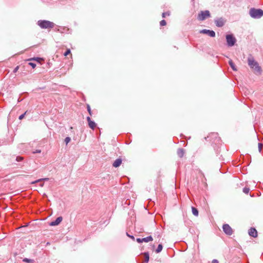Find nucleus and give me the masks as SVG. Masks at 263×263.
Returning <instances> with one entry per match:
<instances>
[{
    "label": "nucleus",
    "instance_id": "f257e3e1",
    "mask_svg": "<svg viewBox=\"0 0 263 263\" xmlns=\"http://www.w3.org/2000/svg\"><path fill=\"white\" fill-rule=\"evenodd\" d=\"M248 62L249 66L253 70L254 73L256 74H260L261 73V68L253 57H249Z\"/></svg>",
    "mask_w": 263,
    "mask_h": 263
},
{
    "label": "nucleus",
    "instance_id": "f03ea898",
    "mask_svg": "<svg viewBox=\"0 0 263 263\" xmlns=\"http://www.w3.org/2000/svg\"><path fill=\"white\" fill-rule=\"evenodd\" d=\"M249 14L254 18H259L263 16V10L260 9L251 8Z\"/></svg>",
    "mask_w": 263,
    "mask_h": 263
},
{
    "label": "nucleus",
    "instance_id": "7ed1b4c3",
    "mask_svg": "<svg viewBox=\"0 0 263 263\" xmlns=\"http://www.w3.org/2000/svg\"><path fill=\"white\" fill-rule=\"evenodd\" d=\"M37 24L42 29H51L54 25L53 22L46 20H39Z\"/></svg>",
    "mask_w": 263,
    "mask_h": 263
},
{
    "label": "nucleus",
    "instance_id": "20e7f679",
    "mask_svg": "<svg viewBox=\"0 0 263 263\" xmlns=\"http://www.w3.org/2000/svg\"><path fill=\"white\" fill-rule=\"evenodd\" d=\"M227 45L229 46H233L236 42V40L233 34H227L226 36Z\"/></svg>",
    "mask_w": 263,
    "mask_h": 263
},
{
    "label": "nucleus",
    "instance_id": "39448f33",
    "mask_svg": "<svg viewBox=\"0 0 263 263\" xmlns=\"http://www.w3.org/2000/svg\"><path fill=\"white\" fill-rule=\"evenodd\" d=\"M210 16V13L209 11H201L198 14L197 18L199 21H203L206 19V18Z\"/></svg>",
    "mask_w": 263,
    "mask_h": 263
},
{
    "label": "nucleus",
    "instance_id": "423d86ee",
    "mask_svg": "<svg viewBox=\"0 0 263 263\" xmlns=\"http://www.w3.org/2000/svg\"><path fill=\"white\" fill-rule=\"evenodd\" d=\"M223 232L228 235H231L233 233V231L228 224H224L222 226Z\"/></svg>",
    "mask_w": 263,
    "mask_h": 263
},
{
    "label": "nucleus",
    "instance_id": "0eeeda50",
    "mask_svg": "<svg viewBox=\"0 0 263 263\" xmlns=\"http://www.w3.org/2000/svg\"><path fill=\"white\" fill-rule=\"evenodd\" d=\"M200 33L202 34H206L211 37L215 36V32L213 30H210L208 29H202L200 31Z\"/></svg>",
    "mask_w": 263,
    "mask_h": 263
},
{
    "label": "nucleus",
    "instance_id": "6e6552de",
    "mask_svg": "<svg viewBox=\"0 0 263 263\" xmlns=\"http://www.w3.org/2000/svg\"><path fill=\"white\" fill-rule=\"evenodd\" d=\"M224 19L222 17L218 18L215 20V23L216 25L218 27H221L224 25Z\"/></svg>",
    "mask_w": 263,
    "mask_h": 263
},
{
    "label": "nucleus",
    "instance_id": "1a4fd4ad",
    "mask_svg": "<svg viewBox=\"0 0 263 263\" xmlns=\"http://www.w3.org/2000/svg\"><path fill=\"white\" fill-rule=\"evenodd\" d=\"M63 218L61 216L58 217L57 219L52 222H51L49 224L50 226H55L59 224L62 221Z\"/></svg>",
    "mask_w": 263,
    "mask_h": 263
},
{
    "label": "nucleus",
    "instance_id": "9d476101",
    "mask_svg": "<svg viewBox=\"0 0 263 263\" xmlns=\"http://www.w3.org/2000/svg\"><path fill=\"white\" fill-rule=\"evenodd\" d=\"M249 234L252 237H256L257 235V232L255 228H251L249 230Z\"/></svg>",
    "mask_w": 263,
    "mask_h": 263
},
{
    "label": "nucleus",
    "instance_id": "9b49d317",
    "mask_svg": "<svg viewBox=\"0 0 263 263\" xmlns=\"http://www.w3.org/2000/svg\"><path fill=\"white\" fill-rule=\"evenodd\" d=\"M122 163V160L120 158L116 159L112 164V165L115 167L119 166Z\"/></svg>",
    "mask_w": 263,
    "mask_h": 263
},
{
    "label": "nucleus",
    "instance_id": "f8f14e48",
    "mask_svg": "<svg viewBox=\"0 0 263 263\" xmlns=\"http://www.w3.org/2000/svg\"><path fill=\"white\" fill-rule=\"evenodd\" d=\"M153 240V237L151 236H149L148 237L142 238V242H148L149 241H151Z\"/></svg>",
    "mask_w": 263,
    "mask_h": 263
},
{
    "label": "nucleus",
    "instance_id": "ddd939ff",
    "mask_svg": "<svg viewBox=\"0 0 263 263\" xmlns=\"http://www.w3.org/2000/svg\"><path fill=\"white\" fill-rule=\"evenodd\" d=\"M184 154V150L182 148H179L178 149L177 155L179 157L182 158Z\"/></svg>",
    "mask_w": 263,
    "mask_h": 263
},
{
    "label": "nucleus",
    "instance_id": "4468645a",
    "mask_svg": "<svg viewBox=\"0 0 263 263\" xmlns=\"http://www.w3.org/2000/svg\"><path fill=\"white\" fill-rule=\"evenodd\" d=\"M229 64L230 66H231V67L232 68V69L234 71H237V69L234 63L233 62L232 60H230L229 61Z\"/></svg>",
    "mask_w": 263,
    "mask_h": 263
},
{
    "label": "nucleus",
    "instance_id": "2eb2a0df",
    "mask_svg": "<svg viewBox=\"0 0 263 263\" xmlns=\"http://www.w3.org/2000/svg\"><path fill=\"white\" fill-rule=\"evenodd\" d=\"M192 213L194 215H195V216H198V211L196 208L192 206Z\"/></svg>",
    "mask_w": 263,
    "mask_h": 263
},
{
    "label": "nucleus",
    "instance_id": "dca6fc26",
    "mask_svg": "<svg viewBox=\"0 0 263 263\" xmlns=\"http://www.w3.org/2000/svg\"><path fill=\"white\" fill-rule=\"evenodd\" d=\"M144 254V258H145V262L147 263L149 261V253L148 252H144L143 253Z\"/></svg>",
    "mask_w": 263,
    "mask_h": 263
},
{
    "label": "nucleus",
    "instance_id": "f3484780",
    "mask_svg": "<svg viewBox=\"0 0 263 263\" xmlns=\"http://www.w3.org/2000/svg\"><path fill=\"white\" fill-rule=\"evenodd\" d=\"M88 125L90 128H91L92 129H94V128L96 126V124L94 121H91L89 122V123H88Z\"/></svg>",
    "mask_w": 263,
    "mask_h": 263
},
{
    "label": "nucleus",
    "instance_id": "a211bd4d",
    "mask_svg": "<svg viewBox=\"0 0 263 263\" xmlns=\"http://www.w3.org/2000/svg\"><path fill=\"white\" fill-rule=\"evenodd\" d=\"M162 248H163V246L161 244H159L157 248V249L156 250V252L157 253H160L162 250Z\"/></svg>",
    "mask_w": 263,
    "mask_h": 263
},
{
    "label": "nucleus",
    "instance_id": "6ab92c4d",
    "mask_svg": "<svg viewBox=\"0 0 263 263\" xmlns=\"http://www.w3.org/2000/svg\"><path fill=\"white\" fill-rule=\"evenodd\" d=\"M23 261L25 262L28 263H33L34 260L33 259H28L27 258H25L23 259Z\"/></svg>",
    "mask_w": 263,
    "mask_h": 263
},
{
    "label": "nucleus",
    "instance_id": "aec40b11",
    "mask_svg": "<svg viewBox=\"0 0 263 263\" xmlns=\"http://www.w3.org/2000/svg\"><path fill=\"white\" fill-rule=\"evenodd\" d=\"M49 180V178H43V179H38V180H36L33 182H32V184H35L37 182H39L42 180Z\"/></svg>",
    "mask_w": 263,
    "mask_h": 263
},
{
    "label": "nucleus",
    "instance_id": "412c9836",
    "mask_svg": "<svg viewBox=\"0 0 263 263\" xmlns=\"http://www.w3.org/2000/svg\"><path fill=\"white\" fill-rule=\"evenodd\" d=\"M71 140V139L70 137H67L65 139V142L66 144H67Z\"/></svg>",
    "mask_w": 263,
    "mask_h": 263
},
{
    "label": "nucleus",
    "instance_id": "4be33fe9",
    "mask_svg": "<svg viewBox=\"0 0 263 263\" xmlns=\"http://www.w3.org/2000/svg\"><path fill=\"white\" fill-rule=\"evenodd\" d=\"M249 191H250V189L248 187H244L243 189V192L245 194H248L249 192Z\"/></svg>",
    "mask_w": 263,
    "mask_h": 263
},
{
    "label": "nucleus",
    "instance_id": "5701e85b",
    "mask_svg": "<svg viewBox=\"0 0 263 263\" xmlns=\"http://www.w3.org/2000/svg\"><path fill=\"white\" fill-rule=\"evenodd\" d=\"M258 147L259 152H261V149H262V144L261 143H259L258 144Z\"/></svg>",
    "mask_w": 263,
    "mask_h": 263
},
{
    "label": "nucleus",
    "instance_id": "b1692460",
    "mask_svg": "<svg viewBox=\"0 0 263 263\" xmlns=\"http://www.w3.org/2000/svg\"><path fill=\"white\" fill-rule=\"evenodd\" d=\"M166 24V21L164 20H162L160 22V26H165Z\"/></svg>",
    "mask_w": 263,
    "mask_h": 263
},
{
    "label": "nucleus",
    "instance_id": "393cba45",
    "mask_svg": "<svg viewBox=\"0 0 263 263\" xmlns=\"http://www.w3.org/2000/svg\"><path fill=\"white\" fill-rule=\"evenodd\" d=\"M28 64L30 65L33 68H34L36 67V64L34 63L29 62Z\"/></svg>",
    "mask_w": 263,
    "mask_h": 263
},
{
    "label": "nucleus",
    "instance_id": "a878e982",
    "mask_svg": "<svg viewBox=\"0 0 263 263\" xmlns=\"http://www.w3.org/2000/svg\"><path fill=\"white\" fill-rule=\"evenodd\" d=\"M87 110H88L89 115H91V111L90 107V106L89 105H87Z\"/></svg>",
    "mask_w": 263,
    "mask_h": 263
},
{
    "label": "nucleus",
    "instance_id": "bb28decb",
    "mask_svg": "<svg viewBox=\"0 0 263 263\" xmlns=\"http://www.w3.org/2000/svg\"><path fill=\"white\" fill-rule=\"evenodd\" d=\"M166 15H167V16L170 15V13H169V12H163V13H162V17H165V16H166Z\"/></svg>",
    "mask_w": 263,
    "mask_h": 263
},
{
    "label": "nucleus",
    "instance_id": "cd10ccee",
    "mask_svg": "<svg viewBox=\"0 0 263 263\" xmlns=\"http://www.w3.org/2000/svg\"><path fill=\"white\" fill-rule=\"evenodd\" d=\"M70 53V50L68 49L66 50V51L64 53V54L65 56H67Z\"/></svg>",
    "mask_w": 263,
    "mask_h": 263
},
{
    "label": "nucleus",
    "instance_id": "c85d7f7f",
    "mask_svg": "<svg viewBox=\"0 0 263 263\" xmlns=\"http://www.w3.org/2000/svg\"><path fill=\"white\" fill-rule=\"evenodd\" d=\"M23 159V157H17L16 158V160L17 161H22Z\"/></svg>",
    "mask_w": 263,
    "mask_h": 263
},
{
    "label": "nucleus",
    "instance_id": "c756f323",
    "mask_svg": "<svg viewBox=\"0 0 263 263\" xmlns=\"http://www.w3.org/2000/svg\"><path fill=\"white\" fill-rule=\"evenodd\" d=\"M41 59V58H33V59H29L28 60L29 61L35 60V61H39Z\"/></svg>",
    "mask_w": 263,
    "mask_h": 263
},
{
    "label": "nucleus",
    "instance_id": "7c9ffc66",
    "mask_svg": "<svg viewBox=\"0 0 263 263\" xmlns=\"http://www.w3.org/2000/svg\"><path fill=\"white\" fill-rule=\"evenodd\" d=\"M26 113V112H25L24 114H23L21 115V116H20L19 119L20 120L23 119L24 118V116H25Z\"/></svg>",
    "mask_w": 263,
    "mask_h": 263
},
{
    "label": "nucleus",
    "instance_id": "2f4dec72",
    "mask_svg": "<svg viewBox=\"0 0 263 263\" xmlns=\"http://www.w3.org/2000/svg\"><path fill=\"white\" fill-rule=\"evenodd\" d=\"M41 153V149H37L35 151H33L32 152V153L33 154H35V153Z\"/></svg>",
    "mask_w": 263,
    "mask_h": 263
},
{
    "label": "nucleus",
    "instance_id": "473e14b6",
    "mask_svg": "<svg viewBox=\"0 0 263 263\" xmlns=\"http://www.w3.org/2000/svg\"><path fill=\"white\" fill-rule=\"evenodd\" d=\"M126 235L128 237L131 238L133 240H135V237L133 236L128 234L127 233H126Z\"/></svg>",
    "mask_w": 263,
    "mask_h": 263
},
{
    "label": "nucleus",
    "instance_id": "72a5a7b5",
    "mask_svg": "<svg viewBox=\"0 0 263 263\" xmlns=\"http://www.w3.org/2000/svg\"><path fill=\"white\" fill-rule=\"evenodd\" d=\"M136 241H137L138 243H141V242H142V238H137Z\"/></svg>",
    "mask_w": 263,
    "mask_h": 263
},
{
    "label": "nucleus",
    "instance_id": "f704fd0d",
    "mask_svg": "<svg viewBox=\"0 0 263 263\" xmlns=\"http://www.w3.org/2000/svg\"><path fill=\"white\" fill-rule=\"evenodd\" d=\"M18 68H19V67H18V66H16V67L14 69V70H13V72H14V73L16 72V71L18 70Z\"/></svg>",
    "mask_w": 263,
    "mask_h": 263
},
{
    "label": "nucleus",
    "instance_id": "c9c22d12",
    "mask_svg": "<svg viewBox=\"0 0 263 263\" xmlns=\"http://www.w3.org/2000/svg\"><path fill=\"white\" fill-rule=\"evenodd\" d=\"M212 263H219V262L217 259H213L212 261Z\"/></svg>",
    "mask_w": 263,
    "mask_h": 263
},
{
    "label": "nucleus",
    "instance_id": "e433bc0d",
    "mask_svg": "<svg viewBox=\"0 0 263 263\" xmlns=\"http://www.w3.org/2000/svg\"><path fill=\"white\" fill-rule=\"evenodd\" d=\"M87 121H88V123H89V122L91 121V119L89 117H87Z\"/></svg>",
    "mask_w": 263,
    "mask_h": 263
},
{
    "label": "nucleus",
    "instance_id": "4c0bfd02",
    "mask_svg": "<svg viewBox=\"0 0 263 263\" xmlns=\"http://www.w3.org/2000/svg\"><path fill=\"white\" fill-rule=\"evenodd\" d=\"M41 186H43V184H41Z\"/></svg>",
    "mask_w": 263,
    "mask_h": 263
}]
</instances>
